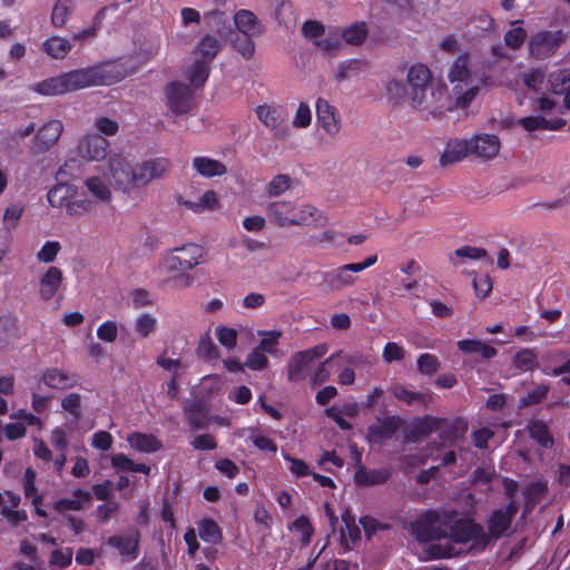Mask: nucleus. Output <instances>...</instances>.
<instances>
[{
	"label": "nucleus",
	"instance_id": "obj_14",
	"mask_svg": "<svg viewBox=\"0 0 570 570\" xmlns=\"http://www.w3.org/2000/svg\"><path fill=\"white\" fill-rule=\"evenodd\" d=\"M63 132V124L59 119H51L42 125L35 137L33 149L37 153H47L59 140Z\"/></svg>",
	"mask_w": 570,
	"mask_h": 570
},
{
	"label": "nucleus",
	"instance_id": "obj_27",
	"mask_svg": "<svg viewBox=\"0 0 570 570\" xmlns=\"http://www.w3.org/2000/svg\"><path fill=\"white\" fill-rule=\"evenodd\" d=\"M72 499L62 498L55 502L53 510L57 513H62L65 511H80L83 507V503H90L92 500V494L83 489H75L72 491Z\"/></svg>",
	"mask_w": 570,
	"mask_h": 570
},
{
	"label": "nucleus",
	"instance_id": "obj_63",
	"mask_svg": "<svg viewBox=\"0 0 570 570\" xmlns=\"http://www.w3.org/2000/svg\"><path fill=\"white\" fill-rule=\"evenodd\" d=\"M312 111L306 102H301L293 119L295 128H306L311 125Z\"/></svg>",
	"mask_w": 570,
	"mask_h": 570
},
{
	"label": "nucleus",
	"instance_id": "obj_61",
	"mask_svg": "<svg viewBox=\"0 0 570 570\" xmlns=\"http://www.w3.org/2000/svg\"><path fill=\"white\" fill-rule=\"evenodd\" d=\"M527 32L522 27L508 30L504 35V42L511 49H519L525 41Z\"/></svg>",
	"mask_w": 570,
	"mask_h": 570
},
{
	"label": "nucleus",
	"instance_id": "obj_38",
	"mask_svg": "<svg viewBox=\"0 0 570 570\" xmlns=\"http://www.w3.org/2000/svg\"><path fill=\"white\" fill-rule=\"evenodd\" d=\"M85 186L89 190V193L96 197L98 200L104 203H109L112 199L111 190L102 178L99 176H92L86 179Z\"/></svg>",
	"mask_w": 570,
	"mask_h": 570
},
{
	"label": "nucleus",
	"instance_id": "obj_1",
	"mask_svg": "<svg viewBox=\"0 0 570 570\" xmlns=\"http://www.w3.org/2000/svg\"><path fill=\"white\" fill-rule=\"evenodd\" d=\"M171 167L167 157H151L132 164L121 156H114L109 159L110 181L115 189L129 194L153 180L163 179Z\"/></svg>",
	"mask_w": 570,
	"mask_h": 570
},
{
	"label": "nucleus",
	"instance_id": "obj_51",
	"mask_svg": "<svg viewBox=\"0 0 570 570\" xmlns=\"http://www.w3.org/2000/svg\"><path fill=\"white\" fill-rule=\"evenodd\" d=\"M157 326V320L149 313L141 314L135 322V332L141 338H147Z\"/></svg>",
	"mask_w": 570,
	"mask_h": 570
},
{
	"label": "nucleus",
	"instance_id": "obj_58",
	"mask_svg": "<svg viewBox=\"0 0 570 570\" xmlns=\"http://www.w3.org/2000/svg\"><path fill=\"white\" fill-rule=\"evenodd\" d=\"M245 365L253 371H262L268 366V358L265 353L254 347L248 353Z\"/></svg>",
	"mask_w": 570,
	"mask_h": 570
},
{
	"label": "nucleus",
	"instance_id": "obj_41",
	"mask_svg": "<svg viewBox=\"0 0 570 570\" xmlns=\"http://www.w3.org/2000/svg\"><path fill=\"white\" fill-rule=\"evenodd\" d=\"M73 9L75 6L72 0H57L51 12L52 26L56 28L63 27Z\"/></svg>",
	"mask_w": 570,
	"mask_h": 570
},
{
	"label": "nucleus",
	"instance_id": "obj_55",
	"mask_svg": "<svg viewBox=\"0 0 570 570\" xmlns=\"http://www.w3.org/2000/svg\"><path fill=\"white\" fill-rule=\"evenodd\" d=\"M61 407L66 412H68L73 419L79 420L82 415L81 395L76 392L69 393L61 400Z\"/></svg>",
	"mask_w": 570,
	"mask_h": 570
},
{
	"label": "nucleus",
	"instance_id": "obj_33",
	"mask_svg": "<svg viewBox=\"0 0 570 570\" xmlns=\"http://www.w3.org/2000/svg\"><path fill=\"white\" fill-rule=\"evenodd\" d=\"M294 219H299L298 223H293V225H309L312 223L323 224L325 222V217L321 214V212L313 205L304 204L294 208Z\"/></svg>",
	"mask_w": 570,
	"mask_h": 570
},
{
	"label": "nucleus",
	"instance_id": "obj_18",
	"mask_svg": "<svg viewBox=\"0 0 570 570\" xmlns=\"http://www.w3.org/2000/svg\"><path fill=\"white\" fill-rule=\"evenodd\" d=\"M40 382L49 389L63 391L76 386L77 375L68 374L67 372L57 367H50L43 371L40 377Z\"/></svg>",
	"mask_w": 570,
	"mask_h": 570
},
{
	"label": "nucleus",
	"instance_id": "obj_52",
	"mask_svg": "<svg viewBox=\"0 0 570 570\" xmlns=\"http://www.w3.org/2000/svg\"><path fill=\"white\" fill-rule=\"evenodd\" d=\"M216 337L220 345L227 350H234L237 345L238 333L235 328L225 325H218L215 328Z\"/></svg>",
	"mask_w": 570,
	"mask_h": 570
},
{
	"label": "nucleus",
	"instance_id": "obj_22",
	"mask_svg": "<svg viewBox=\"0 0 570 570\" xmlns=\"http://www.w3.org/2000/svg\"><path fill=\"white\" fill-rule=\"evenodd\" d=\"M442 423L441 417H434L430 415H425L421 419L415 420L411 426L405 432V438L407 441H419L423 438L431 435L433 432H436V429Z\"/></svg>",
	"mask_w": 570,
	"mask_h": 570
},
{
	"label": "nucleus",
	"instance_id": "obj_60",
	"mask_svg": "<svg viewBox=\"0 0 570 570\" xmlns=\"http://www.w3.org/2000/svg\"><path fill=\"white\" fill-rule=\"evenodd\" d=\"M385 91L390 100L399 102L406 96V86L396 79H390L385 85Z\"/></svg>",
	"mask_w": 570,
	"mask_h": 570
},
{
	"label": "nucleus",
	"instance_id": "obj_4",
	"mask_svg": "<svg viewBox=\"0 0 570 570\" xmlns=\"http://www.w3.org/2000/svg\"><path fill=\"white\" fill-rule=\"evenodd\" d=\"M377 262V255H372L361 263H351L340 266L324 274V282L332 291H340L355 284L356 277L354 273L363 272L373 266Z\"/></svg>",
	"mask_w": 570,
	"mask_h": 570
},
{
	"label": "nucleus",
	"instance_id": "obj_50",
	"mask_svg": "<svg viewBox=\"0 0 570 570\" xmlns=\"http://www.w3.org/2000/svg\"><path fill=\"white\" fill-rule=\"evenodd\" d=\"M291 186L292 178L286 174H278L266 185L265 190L269 197H277L288 190Z\"/></svg>",
	"mask_w": 570,
	"mask_h": 570
},
{
	"label": "nucleus",
	"instance_id": "obj_20",
	"mask_svg": "<svg viewBox=\"0 0 570 570\" xmlns=\"http://www.w3.org/2000/svg\"><path fill=\"white\" fill-rule=\"evenodd\" d=\"M471 155L469 139L454 138L448 141L443 154L440 157L441 166H449L463 160Z\"/></svg>",
	"mask_w": 570,
	"mask_h": 570
},
{
	"label": "nucleus",
	"instance_id": "obj_21",
	"mask_svg": "<svg viewBox=\"0 0 570 570\" xmlns=\"http://www.w3.org/2000/svg\"><path fill=\"white\" fill-rule=\"evenodd\" d=\"M185 416L193 431L207 428L209 423V411L202 400H194L184 406Z\"/></svg>",
	"mask_w": 570,
	"mask_h": 570
},
{
	"label": "nucleus",
	"instance_id": "obj_13",
	"mask_svg": "<svg viewBox=\"0 0 570 570\" xmlns=\"http://www.w3.org/2000/svg\"><path fill=\"white\" fill-rule=\"evenodd\" d=\"M563 40L564 36L562 31L539 32L534 35L530 40V53L537 59L548 58L554 53V51L559 48Z\"/></svg>",
	"mask_w": 570,
	"mask_h": 570
},
{
	"label": "nucleus",
	"instance_id": "obj_40",
	"mask_svg": "<svg viewBox=\"0 0 570 570\" xmlns=\"http://www.w3.org/2000/svg\"><path fill=\"white\" fill-rule=\"evenodd\" d=\"M391 392L395 399L407 405H412L414 403L425 404L430 400V395L428 393L413 392L401 384L394 385Z\"/></svg>",
	"mask_w": 570,
	"mask_h": 570
},
{
	"label": "nucleus",
	"instance_id": "obj_57",
	"mask_svg": "<svg viewBox=\"0 0 570 570\" xmlns=\"http://www.w3.org/2000/svg\"><path fill=\"white\" fill-rule=\"evenodd\" d=\"M549 386L538 385L533 390L529 391L523 397L520 399L521 406H531L541 403L548 395Z\"/></svg>",
	"mask_w": 570,
	"mask_h": 570
},
{
	"label": "nucleus",
	"instance_id": "obj_3",
	"mask_svg": "<svg viewBox=\"0 0 570 570\" xmlns=\"http://www.w3.org/2000/svg\"><path fill=\"white\" fill-rule=\"evenodd\" d=\"M206 250L195 243H187L170 249L161 259L167 273L186 274L205 262Z\"/></svg>",
	"mask_w": 570,
	"mask_h": 570
},
{
	"label": "nucleus",
	"instance_id": "obj_8",
	"mask_svg": "<svg viewBox=\"0 0 570 570\" xmlns=\"http://www.w3.org/2000/svg\"><path fill=\"white\" fill-rule=\"evenodd\" d=\"M406 80L413 106H421L425 101L426 92L431 89V70L424 63H414L407 71Z\"/></svg>",
	"mask_w": 570,
	"mask_h": 570
},
{
	"label": "nucleus",
	"instance_id": "obj_32",
	"mask_svg": "<svg viewBox=\"0 0 570 570\" xmlns=\"http://www.w3.org/2000/svg\"><path fill=\"white\" fill-rule=\"evenodd\" d=\"M43 51L53 59H63L72 49V43L59 36H52L42 43Z\"/></svg>",
	"mask_w": 570,
	"mask_h": 570
},
{
	"label": "nucleus",
	"instance_id": "obj_53",
	"mask_svg": "<svg viewBox=\"0 0 570 570\" xmlns=\"http://www.w3.org/2000/svg\"><path fill=\"white\" fill-rule=\"evenodd\" d=\"M469 77V68H468V58L465 56H459L448 75V78L451 82L455 81H465Z\"/></svg>",
	"mask_w": 570,
	"mask_h": 570
},
{
	"label": "nucleus",
	"instance_id": "obj_62",
	"mask_svg": "<svg viewBox=\"0 0 570 570\" xmlns=\"http://www.w3.org/2000/svg\"><path fill=\"white\" fill-rule=\"evenodd\" d=\"M382 356L386 363L400 362L404 360L405 351L397 343L389 342L383 348Z\"/></svg>",
	"mask_w": 570,
	"mask_h": 570
},
{
	"label": "nucleus",
	"instance_id": "obj_24",
	"mask_svg": "<svg viewBox=\"0 0 570 570\" xmlns=\"http://www.w3.org/2000/svg\"><path fill=\"white\" fill-rule=\"evenodd\" d=\"M392 475L387 468L368 470L365 465L360 464L356 468L354 480L356 484L368 487L384 484Z\"/></svg>",
	"mask_w": 570,
	"mask_h": 570
},
{
	"label": "nucleus",
	"instance_id": "obj_34",
	"mask_svg": "<svg viewBox=\"0 0 570 570\" xmlns=\"http://www.w3.org/2000/svg\"><path fill=\"white\" fill-rule=\"evenodd\" d=\"M198 532L203 541L218 544L223 540V532L220 527L214 519L207 518L198 522Z\"/></svg>",
	"mask_w": 570,
	"mask_h": 570
},
{
	"label": "nucleus",
	"instance_id": "obj_42",
	"mask_svg": "<svg viewBox=\"0 0 570 570\" xmlns=\"http://www.w3.org/2000/svg\"><path fill=\"white\" fill-rule=\"evenodd\" d=\"M208 61L196 60L189 68L187 79L195 88H202L209 77Z\"/></svg>",
	"mask_w": 570,
	"mask_h": 570
},
{
	"label": "nucleus",
	"instance_id": "obj_23",
	"mask_svg": "<svg viewBox=\"0 0 570 570\" xmlns=\"http://www.w3.org/2000/svg\"><path fill=\"white\" fill-rule=\"evenodd\" d=\"M63 281L62 271L50 266L39 281V295L43 301L53 298Z\"/></svg>",
	"mask_w": 570,
	"mask_h": 570
},
{
	"label": "nucleus",
	"instance_id": "obj_36",
	"mask_svg": "<svg viewBox=\"0 0 570 570\" xmlns=\"http://www.w3.org/2000/svg\"><path fill=\"white\" fill-rule=\"evenodd\" d=\"M368 29L364 21H356L350 27L345 28L341 36L344 41L352 46L362 45L367 38Z\"/></svg>",
	"mask_w": 570,
	"mask_h": 570
},
{
	"label": "nucleus",
	"instance_id": "obj_9",
	"mask_svg": "<svg viewBox=\"0 0 570 570\" xmlns=\"http://www.w3.org/2000/svg\"><path fill=\"white\" fill-rule=\"evenodd\" d=\"M141 534L136 527H128L124 532L107 539V546L116 549L125 561H134L139 556Z\"/></svg>",
	"mask_w": 570,
	"mask_h": 570
},
{
	"label": "nucleus",
	"instance_id": "obj_46",
	"mask_svg": "<svg viewBox=\"0 0 570 570\" xmlns=\"http://www.w3.org/2000/svg\"><path fill=\"white\" fill-rule=\"evenodd\" d=\"M513 365L523 372L533 371L538 366L537 354L531 348H522L513 356Z\"/></svg>",
	"mask_w": 570,
	"mask_h": 570
},
{
	"label": "nucleus",
	"instance_id": "obj_2",
	"mask_svg": "<svg viewBox=\"0 0 570 570\" xmlns=\"http://www.w3.org/2000/svg\"><path fill=\"white\" fill-rule=\"evenodd\" d=\"M121 78L114 73L111 65L75 69L38 82L35 90L43 96H59L94 86H109Z\"/></svg>",
	"mask_w": 570,
	"mask_h": 570
},
{
	"label": "nucleus",
	"instance_id": "obj_31",
	"mask_svg": "<svg viewBox=\"0 0 570 570\" xmlns=\"http://www.w3.org/2000/svg\"><path fill=\"white\" fill-rule=\"evenodd\" d=\"M550 89L556 95H563V107L570 109V72L559 70L549 77Z\"/></svg>",
	"mask_w": 570,
	"mask_h": 570
},
{
	"label": "nucleus",
	"instance_id": "obj_44",
	"mask_svg": "<svg viewBox=\"0 0 570 570\" xmlns=\"http://www.w3.org/2000/svg\"><path fill=\"white\" fill-rule=\"evenodd\" d=\"M288 529L301 535L302 547H307L311 543L312 538L315 533L314 527L312 525L309 519L305 515H301L297 519H295L288 527Z\"/></svg>",
	"mask_w": 570,
	"mask_h": 570
},
{
	"label": "nucleus",
	"instance_id": "obj_26",
	"mask_svg": "<svg viewBox=\"0 0 570 570\" xmlns=\"http://www.w3.org/2000/svg\"><path fill=\"white\" fill-rule=\"evenodd\" d=\"M295 205L291 202L276 200L268 204L267 212L279 226H293L299 219H294Z\"/></svg>",
	"mask_w": 570,
	"mask_h": 570
},
{
	"label": "nucleus",
	"instance_id": "obj_17",
	"mask_svg": "<svg viewBox=\"0 0 570 570\" xmlns=\"http://www.w3.org/2000/svg\"><path fill=\"white\" fill-rule=\"evenodd\" d=\"M316 120L317 125L331 136L336 135L341 129L335 108L323 98H318L316 101Z\"/></svg>",
	"mask_w": 570,
	"mask_h": 570
},
{
	"label": "nucleus",
	"instance_id": "obj_25",
	"mask_svg": "<svg viewBox=\"0 0 570 570\" xmlns=\"http://www.w3.org/2000/svg\"><path fill=\"white\" fill-rule=\"evenodd\" d=\"M234 23L243 36L257 37L263 33L257 16L246 9H240L234 14Z\"/></svg>",
	"mask_w": 570,
	"mask_h": 570
},
{
	"label": "nucleus",
	"instance_id": "obj_15",
	"mask_svg": "<svg viewBox=\"0 0 570 570\" xmlns=\"http://www.w3.org/2000/svg\"><path fill=\"white\" fill-rule=\"evenodd\" d=\"M109 153V142L101 135L85 136L78 144V155L87 160L99 161Z\"/></svg>",
	"mask_w": 570,
	"mask_h": 570
},
{
	"label": "nucleus",
	"instance_id": "obj_47",
	"mask_svg": "<svg viewBox=\"0 0 570 570\" xmlns=\"http://www.w3.org/2000/svg\"><path fill=\"white\" fill-rule=\"evenodd\" d=\"M487 256V250L482 247H473L469 245H464L462 247L456 248L452 254H450V262L453 266H458L459 262L456 258H469V259H481Z\"/></svg>",
	"mask_w": 570,
	"mask_h": 570
},
{
	"label": "nucleus",
	"instance_id": "obj_56",
	"mask_svg": "<svg viewBox=\"0 0 570 570\" xmlns=\"http://www.w3.org/2000/svg\"><path fill=\"white\" fill-rule=\"evenodd\" d=\"M440 368V361L434 354L423 353L417 357V371L421 374L432 375Z\"/></svg>",
	"mask_w": 570,
	"mask_h": 570
},
{
	"label": "nucleus",
	"instance_id": "obj_37",
	"mask_svg": "<svg viewBox=\"0 0 570 570\" xmlns=\"http://www.w3.org/2000/svg\"><path fill=\"white\" fill-rule=\"evenodd\" d=\"M511 527V521L503 514L502 509L494 510L489 520V537L499 539L502 537Z\"/></svg>",
	"mask_w": 570,
	"mask_h": 570
},
{
	"label": "nucleus",
	"instance_id": "obj_7",
	"mask_svg": "<svg viewBox=\"0 0 570 570\" xmlns=\"http://www.w3.org/2000/svg\"><path fill=\"white\" fill-rule=\"evenodd\" d=\"M404 423L400 415L377 416L375 422L367 426L365 440L371 445H382L393 439Z\"/></svg>",
	"mask_w": 570,
	"mask_h": 570
},
{
	"label": "nucleus",
	"instance_id": "obj_39",
	"mask_svg": "<svg viewBox=\"0 0 570 570\" xmlns=\"http://www.w3.org/2000/svg\"><path fill=\"white\" fill-rule=\"evenodd\" d=\"M258 336H261V341L256 346L263 353H267L271 355H275L278 351L279 338L282 337V332L277 330L271 331H258Z\"/></svg>",
	"mask_w": 570,
	"mask_h": 570
},
{
	"label": "nucleus",
	"instance_id": "obj_45",
	"mask_svg": "<svg viewBox=\"0 0 570 570\" xmlns=\"http://www.w3.org/2000/svg\"><path fill=\"white\" fill-rule=\"evenodd\" d=\"M220 48L219 40L210 35H206L197 43V51L204 57V61L208 62L217 56Z\"/></svg>",
	"mask_w": 570,
	"mask_h": 570
},
{
	"label": "nucleus",
	"instance_id": "obj_54",
	"mask_svg": "<svg viewBox=\"0 0 570 570\" xmlns=\"http://www.w3.org/2000/svg\"><path fill=\"white\" fill-rule=\"evenodd\" d=\"M94 202L88 198L71 199L65 207L68 216L81 217L92 210Z\"/></svg>",
	"mask_w": 570,
	"mask_h": 570
},
{
	"label": "nucleus",
	"instance_id": "obj_5",
	"mask_svg": "<svg viewBox=\"0 0 570 570\" xmlns=\"http://www.w3.org/2000/svg\"><path fill=\"white\" fill-rule=\"evenodd\" d=\"M166 105L175 116L190 112L195 106V95L189 86L171 81L165 87Z\"/></svg>",
	"mask_w": 570,
	"mask_h": 570
},
{
	"label": "nucleus",
	"instance_id": "obj_11",
	"mask_svg": "<svg viewBox=\"0 0 570 570\" xmlns=\"http://www.w3.org/2000/svg\"><path fill=\"white\" fill-rule=\"evenodd\" d=\"M448 537L455 543H468L475 540L487 546L490 541V537L484 532L483 527L469 518L456 520L452 525V531L448 532Z\"/></svg>",
	"mask_w": 570,
	"mask_h": 570
},
{
	"label": "nucleus",
	"instance_id": "obj_64",
	"mask_svg": "<svg viewBox=\"0 0 570 570\" xmlns=\"http://www.w3.org/2000/svg\"><path fill=\"white\" fill-rule=\"evenodd\" d=\"M118 334V326L115 321H106L97 328V336L107 343L116 341Z\"/></svg>",
	"mask_w": 570,
	"mask_h": 570
},
{
	"label": "nucleus",
	"instance_id": "obj_30",
	"mask_svg": "<svg viewBox=\"0 0 570 570\" xmlns=\"http://www.w3.org/2000/svg\"><path fill=\"white\" fill-rule=\"evenodd\" d=\"M129 445L138 452L154 453L161 449V442L154 435L140 432H134L128 435Z\"/></svg>",
	"mask_w": 570,
	"mask_h": 570
},
{
	"label": "nucleus",
	"instance_id": "obj_29",
	"mask_svg": "<svg viewBox=\"0 0 570 570\" xmlns=\"http://www.w3.org/2000/svg\"><path fill=\"white\" fill-rule=\"evenodd\" d=\"M193 167L200 176L206 178L223 176L227 171L222 161L207 156H196L193 159Z\"/></svg>",
	"mask_w": 570,
	"mask_h": 570
},
{
	"label": "nucleus",
	"instance_id": "obj_16",
	"mask_svg": "<svg viewBox=\"0 0 570 570\" xmlns=\"http://www.w3.org/2000/svg\"><path fill=\"white\" fill-rule=\"evenodd\" d=\"M471 155L490 160L497 157L500 151V139L492 134H479L469 139Z\"/></svg>",
	"mask_w": 570,
	"mask_h": 570
},
{
	"label": "nucleus",
	"instance_id": "obj_43",
	"mask_svg": "<svg viewBox=\"0 0 570 570\" xmlns=\"http://www.w3.org/2000/svg\"><path fill=\"white\" fill-rule=\"evenodd\" d=\"M529 434L539 445L551 448L554 443L548 425L543 421H534L529 425Z\"/></svg>",
	"mask_w": 570,
	"mask_h": 570
},
{
	"label": "nucleus",
	"instance_id": "obj_12",
	"mask_svg": "<svg viewBox=\"0 0 570 570\" xmlns=\"http://www.w3.org/2000/svg\"><path fill=\"white\" fill-rule=\"evenodd\" d=\"M68 165L65 164L57 171L56 179L57 184L48 191L47 198L50 206L55 208H65L71 199H73L77 195V186L69 181H63V177L66 176V167Z\"/></svg>",
	"mask_w": 570,
	"mask_h": 570
},
{
	"label": "nucleus",
	"instance_id": "obj_10",
	"mask_svg": "<svg viewBox=\"0 0 570 570\" xmlns=\"http://www.w3.org/2000/svg\"><path fill=\"white\" fill-rule=\"evenodd\" d=\"M413 535L421 542L448 538L445 529L438 525L436 510H426L411 524Z\"/></svg>",
	"mask_w": 570,
	"mask_h": 570
},
{
	"label": "nucleus",
	"instance_id": "obj_48",
	"mask_svg": "<svg viewBox=\"0 0 570 570\" xmlns=\"http://www.w3.org/2000/svg\"><path fill=\"white\" fill-rule=\"evenodd\" d=\"M556 356L559 357L560 360H566V362L562 365L553 368L544 367L542 372L543 374L549 376H560L563 374H569L568 376L562 377V382L566 385L570 386V355L566 350H560L557 351Z\"/></svg>",
	"mask_w": 570,
	"mask_h": 570
},
{
	"label": "nucleus",
	"instance_id": "obj_19",
	"mask_svg": "<svg viewBox=\"0 0 570 570\" xmlns=\"http://www.w3.org/2000/svg\"><path fill=\"white\" fill-rule=\"evenodd\" d=\"M468 431V423L460 417L452 421L442 419V423L436 429L439 432V439L442 444L453 445L458 440L462 439Z\"/></svg>",
	"mask_w": 570,
	"mask_h": 570
},
{
	"label": "nucleus",
	"instance_id": "obj_35",
	"mask_svg": "<svg viewBox=\"0 0 570 570\" xmlns=\"http://www.w3.org/2000/svg\"><path fill=\"white\" fill-rule=\"evenodd\" d=\"M111 465L118 472H138L148 475L150 473V466L144 463H136L124 453H117L111 456Z\"/></svg>",
	"mask_w": 570,
	"mask_h": 570
},
{
	"label": "nucleus",
	"instance_id": "obj_28",
	"mask_svg": "<svg viewBox=\"0 0 570 570\" xmlns=\"http://www.w3.org/2000/svg\"><path fill=\"white\" fill-rule=\"evenodd\" d=\"M458 350L464 355L479 354L483 360H491L498 354V350L479 340H460L456 342Z\"/></svg>",
	"mask_w": 570,
	"mask_h": 570
},
{
	"label": "nucleus",
	"instance_id": "obj_59",
	"mask_svg": "<svg viewBox=\"0 0 570 570\" xmlns=\"http://www.w3.org/2000/svg\"><path fill=\"white\" fill-rule=\"evenodd\" d=\"M60 248L61 246L57 240L46 242L37 253V259L41 263H52L56 259Z\"/></svg>",
	"mask_w": 570,
	"mask_h": 570
},
{
	"label": "nucleus",
	"instance_id": "obj_49",
	"mask_svg": "<svg viewBox=\"0 0 570 570\" xmlns=\"http://www.w3.org/2000/svg\"><path fill=\"white\" fill-rule=\"evenodd\" d=\"M257 118L271 130L276 129L279 124V112L276 108L268 105H261L256 108Z\"/></svg>",
	"mask_w": 570,
	"mask_h": 570
},
{
	"label": "nucleus",
	"instance_id": "obj_6",
	"mask_svg": "<svg viewBox=\"0 0 570 570\" xmlns=\"http://www.w3.org/2000/svg\"><path fill=\"white\" fill-rule=\"evenodd\" d=\"M327 348L325 344H317L313 347L295 353L287 365V379L289 382H299L305 379L311 364L322 358Z\"/></svg>",
	"mask_w": 570,
	"mask_h": 570
}]
</instances>
